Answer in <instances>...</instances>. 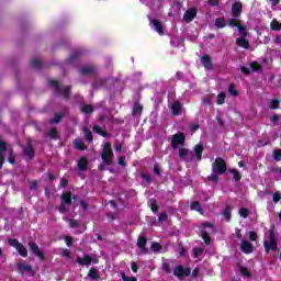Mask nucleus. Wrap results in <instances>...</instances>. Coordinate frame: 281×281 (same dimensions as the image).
I'll return each mask as SVG.
<instances>
[{
	"instance_id": "nucleus-1",
	"label": "nucleus",
	"mask_w": 281,
	"mask_h": 281,
	"mask_svg": "<svg viewBox=\"0 0 281 281\" xmlns=\"http://www.w3.org/2000/svg\"><path fill=\"white\" fill-rule=\"evenodd\" d=\"M225 172H227V164L223 158L217 157L212 164V175L207 176V180L213 183H218V176L225 175Z\"/></svg>"
},
{
	"instance_id": "nucleus-2",
	"label": "nucleus",
	"mask_w": 281,
	"mask_h": 281,
	"mask_svg": "<svg viewBox=\"0 0 281 281\" xmlns=\"http://www.w3.org/2000/svg\"><path fill=\"white\" fill-rule=\"evenodd\" d=\"M113 147H111V143L108 142L103 145V150L101 153V159L105 166H111L113 164Z\"/></svg>"
},
{
	"instance_id": "nucleus-3",
	"label": "nucleus",
	"mask_w": 281,
	"mask_h": 281,
	"mask_svg": "<svg viewBox=\"0 0 281 281\" xmlns=\"http://www.w3.org/2000/svg\"><path fill=\"white\" fill-rule=\"evenodd\" d=\"M8 243L10 247H14L22 258H27V248L19 241L16 238H9Z\"/></svg>"
},
{
	"instance_id": "nucleus-4",
	"label": "nucleus",
	"mask_w": 281,
	"mask_h": 281,
	"mask_svg": "<svg viewBox=\"0 0 281 281\" xmlns=\"http://www.w3.org/2000/svg\"><path fill=\"white\" fill-rule=\"evenodd\" d=\"M191 274H192V268L190 267L184 268L183 266L179 265V266H176V268L173 269V276H176L178 280H183L184 278H188Z\"/></svg>"
},
{
	"instance_id": "nucleus-5",
	"label": "nucleus",
	"mask_w": 281,
	"mask_h": 281,
	"mask_svg": "<svg viewBox=\"0 0 281 281\" xmlns=\"http://www.w3.org/2000/svg\"><path fill=\"white\" fill-rule=\"evenodd\" d=\"M100 260L95 257H91V255H83V257L77 258V263L80 265V267H89L90 265H98Z\"/></svg>"
},
{
	"instance_id": "nucleus-6",
	"label": "nucleus",
	"mask_w": 281,
	"mask_h": 281,
	"mask_svg": "<svg viewBox=\"0 0 281 281\" xmlns=\"http://www.w3.org/2000/svg\"><path fill=\"white\" fill-rule=\"evenodd\" d=\"M183 144H186V134H183V132L175 134L171 137V148H173L175 150Z\"/></svg>"
},
{
	"instance_id": "nucleus-7",
	"label": "nucleus",
	"mask_w": 281,
	"mask_h": 281,
	"mask_svg": "<svg viewBox=\"0 0 281 281\" xmlns=\"http://www.w3.org/2000/svg\"><path fill=\"white\" fill-rule=\"evenodd\" d=\"M29 249L32 251L34 256H36L40 260H45V254L41 251V248L34 241L29 243Z\"/></svg>"
},
{
	"instance_id": "nucleus-8",
	"label": "nucleus",
	"mask_w": 281,
	"mask_h": 281,
	"mask_svg": "<svg viewBox=\"0 0 281 281\" xmlns=\"http://www.w3.org/2000/svg\"><path fill=\"white\" fill-rule=\"evenodd\" d=\"M149 25H151V30H155L159 36H164V24L158 19H151L149 21Z\"/></svg>"
},
{
	"instance_id": "nucleus-9",
	"label": "nucleus",
	"mask_w": 281,
	"mask_h": 281,
	"mask_svg": "<svg viewBox=\"0 0 281 281\" xmlns=\"http://www.w3.org/2000/svg\"><path fill=\"white\" fill-rule=\"evenodd\" d=\"M148 244V237L146 236H138L137 238V247L142 249L143 254H148V248L146 245Z\"/></svg>"
},
{
	"instance_id": "nucleus-10",
	"label": "nucleus",
	"mask_w": 281,
	"mask_h": 281,
	"mask_svg": "<svg viewBox=\"0 0 281 281\" xmlns=\"http://www.w3.org/2000/svg\"><path fill=\"white\" fill-rule=\"evenodd\" d=\"M232 12L234 19H238L240 14H243V3L241 2H234L232 5Z\"/></svg>"
},
{
	"instance_id": "nucleus-11",
	"label": "nucleus",
	"mask_w": 281,
	"mask_h": 281,
	"mask_svg": "<svg viewBox=\"0 0 281 281\" xmlns=\"http://www.w3.org/2000/svg\"><path fill=\"white\" fill-rule=\"evenodd\" d=\"M23 153L29 159H33L35 151H34V145H32V140H27V146L23 147Z\"/></svg>"
},
{
	"instance_id": "nucleus-12",
	"label": "nucleus",
	"mask_w": 281,
	"mask_h": 281,
	"mask_svg": "<svg viewBox=\"0 0 281 281\" xmlns=\"http://www.w3.org/2000/svg\"><path fill=\"white\" fill-rule=\"evenodd\" d=\"M203 150H205L203 144H198L194 146L193 155L196 158V161H201V159H203Z\"/></svg>"
},
{
	"instance_id": "nucleus-13",
	"label": "nucleus",
	"mask_w": 281,
	"mask_h": 281,
	"mask_svg": "<svg viewBox=\"0 0 281 281\" xmlns=\"http://www.w3.org/2000/svg\"><path fill=\"white\" fill-rule=\"evenodd\" d=\"M240 250L243 254H254V245H251L247 239H244L240 245Z\"/></svg>"
},
{
	"instance_id": "nucleus-14",
	"label": "nucleus",
	"mask_w": 281,
	"mask_h": 281,
	"mask_svg": "<svg viewBox=\"0 0 281 281\" xmlns=\"http://www.w3.org/2000/svg\"><path fill=\"white\" fill-rule=\"evenodd\" d=\"M201 63H202L204 69H209V70L214 69V64H212V57H210V55L202 56Z\"/></svg>"
},
{
	"instance_id": "nucleus-15",
	"label": "nucleus",
	"mask_w": 281,
	"mask_h": 281,
	"mask_svg": "<svg viewBox=\"0 0 281 281\" xmlns=\"http://www.w3.org/2000/svg\"><path fill=\"white\" fill-rule=\"evenodd\" d=\"M60 199L64 205H71L72 199H76V195H74L71 192H64Z\"/></svg>"
},
{
	"instance_id": "nucleus-16",
	"label": "nucleus",
	"mask_w": 281,
	"mask_h": 281,
	"mask_svg": "<svg viewBox=\"0 0 281 281\" xmlns=\"http://www.w3.org/2000/svg\"><path fill=\"white\" fill-rule=\"evenodd\" d=\"M181 111H183V106L181 105V102L175 100L171 103V113H172V115H181Z\"/></svg>"
},
{
	"instance_id": "nucleus-17",
	"label": "nucleus",
	"mask_w": 281,
	"mask_h": 281,
	"mask_svg": "<svg viewBox=\"0 0 281 281\" xmlns=\"http://www.w3.org/2000/svg\"><path fill=\"white\" fill-rule=\"evenodd\" d=\"M49 87L54 88V91L57 95H63V90L60 89V81L50 79L48 81Z\"/></svg>"
},
{
	"instance_id": "nucleus-18",
	"label": "nucleus",
	"mask_w": 281,
	"mask_h": 281,
	"mask_svg": "<svg viewBox=\"0 0 281 281\" xmlns=\"http://www.w3.org/2000/svg\"><path fill=\"white\" fill-rule=\"evenodd\" d=\"M195 18H196V10L194 8L188 9L183 14L184 21H189V22L194 21Z\"/></svg>"
},
{
	"instance_id": "nucleus-19",
	"label": "nucleus",
	"mask_w": 281,
	"mask_h": 281,
	"mask_svg": "<svg viewBox=\"0 0 281 281\" xmlns=\"http://www.w3.org/2000/svg\"><path fill=\"white\" fill-rule=\"evenodd\" d=\"M235 44L237 45V47H241L243 49H249L250 47L249 41H247V38L245 37H237Z\"/></svg>"
},
{
	"instance_id": "nucleus-20",
	"label": "nucleus",
	"mask_w": 281,
	"mask_h": 281,
	"mask_svg": "<svg viewBox=\"0 0 281 281\" xmlns=\"http://www.w3.org/2000/svg\"><path fill=\"white\" fill-rule=\"evenodd\" d=\"M77 168L81 171L87 170L89 168V159L87 157H81L77 162Z\"/></svg>"
},
{
	"instance_id": "nucleus-21",
	"label": "nucleus",
	"mask_w": 281,
	"mask_h": 281,
	"mask_svg": "<svg viewBox=\"0 0 281 281\" xmlns=\"http://www.w3.org/2000/svg\"><path fill=\"white\" fill-rule=\"evenodd\" d=\"M82 54H83L82 49L74 50V53L69 56V58L66 60V63H68V64L76 63V60H78V58H80V56H82Z\"/></svg>"
},
{
	"instance_id": "nucleus-22",
	"label": "nucleus",
	"mask_w": 281,
	"mask_h": 281,
	"mask_svg": "<svg viewBox=\"0 0 281 281\" xmlns=\"http://www.w3.org/2000/svg\"><path fill=\"white\" fill-rule=\"evenodd\" d=\"M93 133H97V135H101V137H111V134H109V132L104 131L102 127H100V125H94L92 127Z\"/></svg>"
},
{
	"instance_id": "nucleus-23",
	"label": "nucleus",
	"mask_w": 281,
	"mask_h": 281,
	"mask_svg": "<svg viewBox=\"0 0 281 281\" xmlns=\"http://www.w3.org/2000/svg\"><path fill=\"white\" fill-rule=\"evenodd\" d=\"M81 76H91V74H95V67L93 66H83L80 68Z\"/></svg>"
},
{
	"instance_id": "nucleus-24",
	"label": "nucleus",
	"mask_w": 281,
	"mask_h": 281,
	"mask_svg": "<svg viewBox=\"0 0 281 281\" xmlns=\"http://www.w3.org/2000/svg\"><path fill=\"white\" fill-rule=\"evenodd\" d=\"M191 210L194 212H199V214H201V216H203L205 214L203 212V207L201 206V202H199V201H193L191 203Z\"/></svg>"
},
{
	"instance_id": "nucleus-25",
	"label": "nucleus",
	"mask_w": 281,
	"mask_h": 281,
	"mask_svg": "<svg viewBox=\"0 0 281 281\" xmlns=\"http://www.w3.org/2000/svg\"><path fill=\"white\" fill-rule=\"evenodd\" d=\"M278 249V241H271L269 240V243H265V250L267 251V254H269V251H276Z\"/></svg>"
},
{
	"instance_id": "nucleus-26",
	"label": "nucleus",
	"mask_w": 281,
	"mask_h": 281,
	"mask_svg": "<svg viewBox=\"0 0 281 281\" xmlns=\"http://www.w3.org/2000/svg\"><path fill=\"white\" fill-rule=\"evenodd\" d=\"M228 172L233 175V179L234 181H236V183H238V181L243 179V175H240V171H238V169H228Z\"/></svg>"
},
{
	"instance_id": "nucleus-27",
	"label": "nucleus",
	"mask_w": 281,
	"mask_h": 281,
	"mask_svg": "<svg viewBox=\"0 0 281 281\" xmlns=\"http://www.w3.org/2000/svg\"><path fill=\"white\" fill-rule=\"evenodd\" d=\"M63 114L60 112L55 113L54 117L48 121V124H60L63 122Z\"/></svg>"
},
{
	"instance_id": "nucleus-28",
	"label": "nucleus",
	"mask_w": 281,
	"mask_h": 281,
	"mask_svg": "<svg viewBox=\"0 0 281 281\" xmlns=\"http://www.w3.org/2000/svg\"><path fill=\"white\" fill-rule=\"evenodd\" d=\"M18 271H20V273H23L24 271H26V273L32 272V266H27L25 265V262H21L18 265Z\"/></svg>"
},
{
	"instance_id": "nucleus-29",
	"label": "nucleus",
	"mask_w": 281,
	"mask_h": 281,
	"mask_svg": "<svg viewBox=\"0 0 281 281\" xmlns=\"http://www.w3.org/2000/svg\"><path fill=\"white\" fill-rule=\"evenodd\" d=\"M74 146L77 148V150H85L87 148V145H85V142L80 138H76L74 140Z\"/></svg>"
},
{
	"instance_id": "nucleus-30",
	"label": "nucleus",
	"mask_w": 281,
	"mask_h": 281,
	"mask_svg": "<svg viewBox=\"0 0 281 281\" xmlns=\"http://www.w3.org/2000/svg\"><path fill=\"white\" fill-rule=\"evenodd\" d=\"M224 218L229 222L232 221V206L227 205L223 211Z\"/></svg>"
},
{
	"instance_id": "nucleus-31",
	"label": "nucleus",
	"mask_w": 281,
	"mask_h": 281,
	"mask_svg": "<svg viewBox=\"0 0 281 281\" xmlns=\"http://www.w3.org/2000/svg\"><path fill=\"white\" fill-rule=\"evenodd\" d=\"M88 276L91 280H100V274H98L97 268H91L88 272Z\"/></svg>"
},
{
	"instance_id": "nucleus-32",
	"label": "nucleus",
	"mask_w": 281,
	"mask_h": 281,
	"mask_svg": "<svg viewBox=\"0 0 281 281\" xmlns=\"http://www.w3.org/2000/svg\"><path fill=\"white\" fill-rule=\"evenodd\" d=\"M237 29L240 34V38H247V36H249V33L247 32V27L245 25L240 24Z\"/></svg>"
},
{
	"instance_id": "nucleus-33",
	"label": "nucleus",
	"mask_w": 281,
	"mask_h": 281,
	"mask_svg": "<svg viewBox=\"0 0 281 281\" xmlns=\"http://www.w3.org/2000/svg\"><path fill=\"white\" fill-rule=\"evenodd\" d=\"M215 25H216L220 30H223V27H227V23H225V18H216V19H215Z\"/></svg>"
},
{
	"instance_id": "nucleus-34",
	"label": "nucleus",
	"mask_w": 281,
	"mask_h": 281,
	"mask_svg": "<svg viewBox=\"0 0 281 281\" xmlns=\"http://www.w3.org/2000/svg\"><path fill=\"white\" fill-rule=\"evenodd\" d=\"M47 136L50 138V139H58V128H56L55 126L52 127L49 130V132L47 133Z\"/></svg>"
},
{
	"instance_id": "nucleus-35",
	"label": "nucleus",
	"mask_w": 281,
	"mask_h": 281,
	"mask_svg": "<svg viewBox=\"0 0 281 281\" xmlns=\"http://www.w3.org/2000/svg\"><path fill=\"white\" fill-rule=\"evenodd\" d=\"M81 112H83L86 115H89V114L93 113V105H91V104H83L81 106Z\"/></svg>"
},
{
	"instance_id": "nucleus-36",
	"label": "nucleus",
	"mask_w": 281,
	"mask_h": 281,
	"mask_svg": "<svg viewBox=\"0 0 281 281\" xmlns=\"http://www.w3.org/2000/svg\"><path fill=\"white\" fill-rule=\"evenodd\" d=\"M142 111H144V106H142V104H139L138 102H135L132 110V115H137V113H142Z\"/></svg>"
},
{
	"instance_id": "nucleus-37",
	"label": "nucleus",
	"mask_w": 281,
	"mask_h": 281,
	"mask_svg": "<svg viewBox=\"0 0 281 281\" xmlns=\"http://www.w3.org/2000/svg\"><path fill=\"white\" fill-rule=\"evenodd\" d=\"M202 239L204 240L205 245H212V237H210V233H207V231L202 232Z\"/></svg>"
},
{
	"instance_id": "nucleus-38",
	"label": "nucleus",
	"mask_w": 281,
	"mask_h": 281,
	"mask_svg": "<svg viewBox=\"0 0 281 281\" xmlns=\"http://www.w3.org/2000/svg\"><path fill=\"white\" fill-rule=\"evenodd\" d=\"M228 93L236 98L238 95V90H236V86L234 83L228 85Z\"/></svg>"
},
{
	"instance_id": "nucleus-39",
	"label": "nucleus",
	"mask_w": 281,
	"mask_h": 281,
	"mask_svg": "<svg viewBox=\"0 0 281 281\" xmlns=\"http://www.w3.org/2000/svg\"><path fill=\"white\" fill-rule=\"evenodd\" d=\"M150 210L154 214H157L159 212V205H157V200H150Z\"/></svg>"
},
{
	"instance_id": "nucleus-40",
	"label": "nucleus",
	"mask_w": 281,
	"mask_h": 281,
	"mask_svg": "<svg viewBox=\"0 0 281 281\" xmlns=\"http://www.w3.org/2000/svg\"><path fill=\"white\" fill-rule=\"evenodd\" d=\"M162 249L161 244L154 241L151 243V251H154V254H159Z\"/></svg>"
},
{
	"instance_id": "nucleus-41",
	"label": "nucleus",
	"mask_w": 281,
	"mask_h": 281,
	"mask_svg": "<svg viewBox=\"0 0 281 281\" xmlns=\"http://www.w3.org/2000/svg\"><path fill=\"white\" fill-rule=\"evenodd\" d=\"M270 27H271V30H274V31H277V32H280V30H281V23L278 22V20L274 19V20L271 21Z\"/></svg>"
},
{
	"instance_id": "nucleus-42",
	"label": "nucleus",
	"mask_w": 281,
	"mask_h": 281,
	"mask_svg": "<svg viewBox=\"0 0 281 281\" xmlns=\"http://www.w3.org/2000/svg\"><path fill=\"white\" fill-rule=\"evenodd\" d=\"M239 216H241V218H248L249 217V209L247 207H240L238 211Z\"/></svg>"
},
{
	"instance_id": "nucleus-43",
	"label": "nucleus",
	"mask_w": 281,
	"mask_h": 281,
	"mask_svg": "<svg viewBox=\"0 0 281 281\" xmlns=\"http://www.w3.org/2000/svg\"><path fill=\"white\" fill-rule=\"evenodd\" d=\"M31 67L33 69H41V67H43V61H41L40 59H33L31 60Z\"/></svg>"
},
{
	"instance_id": "nucleus-44",
	"label": "nucleus",
	"mask_w": 281,
	"mask_h": 281,
	"mask_svg": "<svg viewBox=\"0 0 281 281\" xmlns=\"http://www.w3.org/2000/svg\"><path fill=\"white\" fill-rule=\"evenodd\" d=\"M83 133L86 135L87 142H89V143L93 142V134L91 133V130L85 127Z\"/></svg>"
},
{
	"instance_id": "nucleus-45",
	"label": "nucleus",
	"mask_w": 281,
	"mask_h": 281,
	"mask_svg": "<svg viewBox=\"0 0 281 281\" xmlns=\"http://www.w3.org/2000/svg\"><path fill=\"white\" fill-rule=\"evenodd\" d=\"M225 98H227V95L225 94V92H220V93L217 94V100H216L217 104H218V105L225 104Z\"/></svg>"
},
{
	"instance_id": "nucleus-46",
	"label": "nucleus",
	"mask_w": 281,
	"mask_h": 281,
	"mask_svg": "<svg viewBox=\"0 0 281 281\" xmlns=\"http://www.w3.org/2000/svg\"><path fill=\"white\" fill-rule=\"evenodd\" d=\"M70 97H71V86H66L64 88V98L65 100H69Z\"/></svg>"
},
{
	"instance_id": "nucleus-47",
	"label": "nucleus",
	"mask_w": 281,
	"mask_h": 281,
	"mask_svg": "<svg viewBox=\"0 0 281 281\" xmlns=\"http://www.w3.org/2000/svg\"><path fill=\"white\" fill-rule=\"evenodd\" d=\"M270 109H273V110L280 109V100L272 99L270 102Z\"/></svg>"
},
{
	"instance_id": "nucleus-48",
	"label": "nucleus",
	"mask_w": 281,
	"mask_h": 281,
	"mask_svg": "<svg viewBox=\"0 0 281 281\" xmlns=\"http://www.w3.org/2000/svg\"><path fill=\"white\" fill-rule=\"evenodd\" d=\"M190 150H188L187 148H180L179 149V157L180 159H186V157H188Z\"/></svg>"
},
{
	"instance_id": "nucleus-49",
	"label": "nucleus",
	"mask_w": 281,
	"mask_h": 281,
	"mask_svg": "<svg viewBox=\"0 0 281 281\" xmlns=\"http://www.w3.org/2000/svg\"><path fill=\"white\" fill-rule=\"evenodd\" d=\"M8 161H9V164H11V166H14L16 164V158H14V154H13L12 149L9 150Z\"/></svg>"
},
{
	"instance_id": "nucleus-50",
	"label": "nucleus",
	"mask_w": 281,
	"mask_h": 281,
	"mask_svg": "<svg viewBox=\"0 0 281 281\" xmlns=\"http://www.w3.org/2000/svg\"><path fill=\"white\" fill-rule=\"evenodd\" d=\"M69 227H71V229H76L77 227H80V222H78V220H69Z\"/></svg>"
},
{
	"instance_id": "nucleus-51",
	"label": "nucleus",
	"mask_w": 281,
	"mask_h": 281,
	"mask_svg": "<svg viewBox=\"0 0 281 281\" xmlns=\"http://www.w3.org/2000/svg\"><path fill=\"white\" fill-rule=\"evenodd\" d=\"M161 269L162 271H165V273H172V269L170 268V263L168 262H164L161 265Z\"/></svg>"
},
{
	"instance_id": "nucleus-52",
	"label": "nucleus",
	"mask_w": 281,
	"mask_h": 281,
	"mask_svg": "<svg viewBox=\"0 0 281 281\" xmlns=\"http://www.w3.org/2000/svg\"><path fill=\"white\" fill-rule=\"evenodd\" d=\"M121 278L123 281H137V278L135 277H127L126 272H121Z\"/></svg>"
},
{
	"instance_id": "nucleus-53",
	"label": "nucleus",
	"mask_w": 281,
	"mask_h": 281,
	"mask_svg": "<svg viewBox=\"0 0 281 281\" xmlns=\"http://www.w3.org/2000/svg\"><path fill=\"white\" fill-rule=\"evenodd\" d=\"M273 159L274 161H281V149L273 150Z\"/></svg>"
},
{
	"instance_id": "nucleus-54",
	"label": "nucleus",
	"mask_w": 281,
	"mask_h": 281,
	"mask_svg": "<svg viewBox=\"0 0 281 281\" xmlns=\"http://www.w3.org/2000/svg\"><path fill=\"white\" fill-rule=\"evenodd\" d=\"M250 69H251L252 71H260L261 66H260V64H258V61H252V63L250 64Z\"/></svg>"
},
{
	"instance_id": "nucleus-55",
	"label": "nucleus",
	"mask_w": 281,
	"mask_h": 281,
	"mask_svg": "<svg viewBox=\"0 0 281 281\" xmlns=\"http://www.w3.org/2000/svg\"><path fill=\"white\" fill-rule=\"evenodd\" d=\"M240 273L244 278H250L251 277V273L249 272V269L245 268V267H241L240 268Z\"/></svg>"
},
{
	"instance_id": "nucleus-56",
	"label": "nucleus",
	"mask_w": 281,
	"mask_h": 281,
	"mask_svg": "<svg viewBox=\"0 0 281 281\" xmlns=\"http://www.w3.org/2000/svg\"><path fill=\"white\" fill-rule=\"evenodd\" d=\"M228 25H229V27H238V25H240L239 23H238V20L237 19H229L228 20Z\"/></svg>"
},
{
	"instance_id": "nucleus-57",
	"label": "nucleus",
	"mask_w": 281,
	"mask_h": 281,
	"mask_svg": "<svg viewBox=\"0 0 281 281\" xmlns=\"http://www.w3.org/2000/svg\"><path fill=\"white\" fill-rule=\"evenodd\" d=\"M213 98L212 95H206L204 99H203V104H207L209 106L212 105V102H213Z\"/></svg>"
},
{
	"instance_id": "nucleus-58",
	"label": "nucleus",
	"mask_w": 281,
	"mask_h": 281,
	"mask_svg": "<svg viewBox=\"0 0 281 281\" xmlns=\"http://www.w3.org/2000/svg\"><path fill=\"white\" fill-rule=\"evenodd\" d=\"M249 238H250V240L252 241V243H256V240H258V233H256V232H250L249 233Z\"/></svg>"
},
{
	"instance_id": "nucleus-59",
	"label": "nucleus",
	"mask_w": 281,
	"mask_h": 281,
	"mask_svg": "<svg viewBox=\"0 0 281 281\" xmlns=\"http://www.w3.org/2000/svg\"><path fill=\"white\" fill-rule=\"evenodd\" d=\"M209 5H211V8H216L220 5L221 1L220 0H207Z\"/></svg>"
},
{
	"instance_id": "nucleus-60",
	"label": "nucleus",
	"mask_w": 281,
	"mask_h": 281,
	"mask_svg": "<svg viewBox=\"0 0 281 281\" xmlns=\"http://www.w3.org/2000/svg\"><path fill=\"white\" fill-rule=\"evenodd\" d=\"M199 254H203V248H193V258H199Z\"/></svg>"
},
{
	"instance_id": "nucleus-61",
	"label": "nucleus",
	"mask_w": 281,
	"mask_h": 281,
	"mask_svg": "<svg viewBox=\"0 0 281 281\" xmlns=\"http://www.w3.org/2000/svg\"><path fill=\"white\" fill-rule=\"evenodd\" d=\"M30 190H38V181H36V180L31 181Z\"/></svg>"
},
{
	"instance_id": "nucleus-62",
	"label": "nucleus",
	"mask_w": 281,
	"mask_h": 281,
	"mask_svg": "<svg viewBox=\"0 0 281 281\" xmlns=\"http://www.w3.org/2000/svg\"><path fill=\"white\" fill-rule=\"evenodd\" d=\"M272 200H273L274 203H280V200H281L280 192L273 193Z\"/></svg>"
},
{
	"instance_id": "nucleus-63",
	"label": "nucleus",
	"mask_w": 281,
	"mask_h": 281,
	"mask_svg": "<svg viewBox=\"0 0 281 281\" xmlns=\"http://www.w3.org/2000/svg\"><path fill=\"white\" fill-rule=\"evenodd\" d=\"M119 166H123V168H125L126 157H124V156L119 157Z\"/></svg>"
},
{
	"instance_id": "nucleus-64",
	"label": "nucleus",
	"mask_w": 281,
	"mask_h": 281,
	"mask_svg": "<svg viewBox=\"0 0 281 281\" xmlns=\"http://www.w3.org/2000/svg\"><path fill=\"white\" fill-rule=\"evenodd\" d=\"M241 74H244V76H249V74H251V70H249V68L241 66L240 67Z\"/></svg>"
}]
</instances>
